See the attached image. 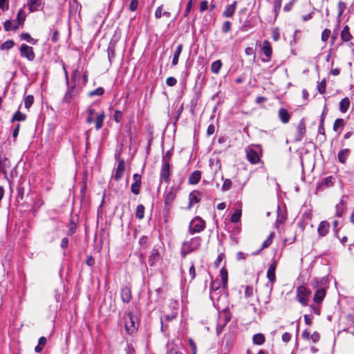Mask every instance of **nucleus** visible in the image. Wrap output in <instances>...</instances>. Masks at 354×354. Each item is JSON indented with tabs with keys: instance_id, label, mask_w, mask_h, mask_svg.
<instances>
[{
	"instance_id": "nucleus-1",
	"label": "nucleus",
	"mask_w": 354,
	"mask_h": 354,
	"mask_svg": "<svg viewBox=\"0 0 354 354\" xmlns=\"http://www.w3.org/2000/svg\"><path fill=\"white\" fill-rule=\"evenodd\" d=\"M201 243V238L196 236L189 241H185L182 243L180 254L185 258L189 253L198 250Z\"/></svg>"
},
{
	"instance_id": "nucleus-2",
	"label": "nucleus",
	"mask_w": 354,
	"mask_h": 354,
	"mask_svg": "<svg viewBox=\"0 0 354 354\" xmlns=\"http://www.w3.org/2000/svg\"><path fill=\"white\" fill-rule=\"evenodd\" d=\"M124 326L128 333H133L138 327V319L131 313H127L124 316Z\"/></svg>"
},
{
	"instance_id": "nucleus-3",
	"label": "nucleus",
	"mask_w": 354,
	"mask_h": 354,
	"mask_svg": "<svg viewBox=\"0 0 354 354\" xmlns=\"http://www.w3.org/2000/svg\"><path fill=\"white\" fill-rule=\"evenodd\" d=\"M205 222L200 217L192 219L189 225V232L191 234L199 233L204 230Z\"/></svg>"
},
{
	"instance_id": "nucleus-4",
	"label": "nucleus",
	"mask_w": 354,
	"mask_h": 354,
	"mask_svg": "<svg viewBox=\"0 0 354 354\" xmlns=\"http://www.w3.org/2000/svg\"><path fill=\"white\" fill-rule=\"evenodd\" d=\"M20 54L21 57H26L29 61H33L35 57V53L31 46L23 44L20 48Z\"/></svg>"
},
{
	"instance_id": "nucleus-5",
	"label": "nucleus",
	"mask_w": 354,
	"mask_h": 354,
	"mask_svg": "<svg viewBox=\"0 0 354 354\" xmlns=\"http://www.w3.org/2000/svg\"><path fill=\"white\" fill-rule=\"evenodd\" d=\"M313 283V287L317 288L313 299L317 303H321L326 296L325 288L318 287V282L317 279H314Z\"/></svg>"
},
{
	"instance_id": "nucleus-6",
	"label": "nucleus",
	"mask_w": 354,
	"mask_h": 354,
	"mask_svg": "<svg viewBox=\"0 0 354 354\" xmlns=\"http://www.w3.org/2000/svg\"><path fill=\"white\" fill-rule=\"evenodd\" d=\"M309 292L304 286H300L297 289L298 301L304 306L307 305L308 301Z\"/></svg>"
},
{
	"instance_id": "nucleus-7",
	"label": "nucleus",
	"mask_w": 354,
	"mask_h": 354,
	"mask_svg": "<svg viewBox=\"0 0 354 354\" xmlns=\"http://www.w3.org/2000/svg\"><path fill=\"white\" fill-rule=\"evenodd\" d=\"M170 176V164L167 159L162 160V165L160 171V178L167 182Z\"/></svg>"
},
{
	"instance_id": "nucleus-8",
	"label": "nucleus",
	"mask_w": 354,
	"mask_h": 354,
	"mask_svg": "<svg viewBox=\"0 0 354 354\" xmlns=\"http://www.w3.org/2000/svg\"><path fill=\"white\" fill-rule=\"evenodd\" d=\"M247 158L252 164H257L260 160V156L257 149L249 148L246 150Z\"/></svg>"
},
{
	"instance_id": "nucleus-9",
	"label": "nucleus",
	"mask_w": 354,
	"mask_h": 354,
	"mask_svg": "<svg viewBox=\"0 0 354 354\" xmlns=\"http://www.w3.org/2000/svg\"><path fill=\"white\" fill-rule=\"evenodd\" d=\"M177 189L171 187L165 191L164 198L166 205H170L174 201L176 196Z\"/></svg>"
},
{
	"instance_id": "nucleus-10",
	"label": "nucleus",
	"mask_w": 354,
	"mask_h": 354,
	"mask_svg": "<svg viewBox=\"0 0 354 354\" xmlns=\"http://www.w3.org/2000/svg\"><path fill=\"white\" fill-rule=\"evenodd\" d=\"M134 183L131 186V191L133 194L138 195L140 193L141 187V176L138 174L133 175Z\"/></svg>"
},
{
	"instance_id": "nucleus-11",
	"label": "nucleus",
	"mask_w": 354,
	"mask_h": 354,
	"mask_svg": "<svg viewBox=\"0 0 354 354\" xmlns=\"http://www.w3.org/2000/svg\"><path fill=\"white\" fill-rule=\"evenodd\" d=\"M125 170V163L123 160L119 161L116 169L115 171V174L113 175V178L115 180H118L122 178L124 174Z\"/></svg>"
},
{
	"instance_id": "nucleus-12",
	"label": "nucleus",
	"mask_w": 354,
	"mask_h": 354,
	"mask_svg": "<svg viewBox=\"0 0 354 354\" xmlns=\"http://www.w3.org/2000/svg\"><path fill=\"white\" fill-rule=\"evenodd\" d=\"M276 268H277V261H274L272 263H271L270 264L268 271H267V277L272 283H273L276 280V277H275Z\"/></svg>"
},
{
	"instance_id": "nucleus-13",
	"label": "nucleus",
	"mask_w": 354,
	"mask_h": 354,
	"mask_svg": "<svg viewBox=\"0 0 354 354\" xmlns=\"http://www.w3.org/2000/svg\"><path fill=\"white\" fill-rule=\"evenodd\" d=\"M329 228H330V224L328 221H322L319 226H318V228H317V232H318V234L319 236H325L328 231H329Z\"/></svg>"
},
{
	"instance_id": "nucleus-14",
	"label": "nucleus",
	"mask_w": 354,
	"mask_h": 354,
	"mask_svg": "<svg viewBox=\"0 0 354 354\" xmlns=\"http://www.w3.org/2000/svg\"><path fill=\"white\" fill-rule=\"evenodd\" d=\"M120 296L123 302L129 303L131 299L130 288L128 286L122 287L120 291Z\"/></svg>"
},
{
	"instance_id": "nucleus-15",
	"label": "nucleus",
	"mask_w": 354,
	"mask_h": 354,
	"mask_svg": "<svg viewBox=\"0 0 354 354\" xmlns=\"http://www.w3.org/2000/svg\"><path fill=\"white\" fill-rule=\"evenodd\" d=\"M297 133L296 136L295 140L297 141H300L302 140L303 137L306 133V127L305 123L303 120H300L297 127Z\"/></svg>"
},
{
	"instance_id": "nucleus-16",
	"label": "nucleus",
	"mask_w": 354,
	"mask_h": 354,
	"mask_svg": "<svg viewBox=\"0 0 354 354\" xmlns=\"http://www.w3.org/2000/svg\"><path fill=\"white\" fill-rule=\"evenodd\" d=\"M200 193L197 191H193L189 194V205L188 208L191 209V207L198 203L201 198H200Z\"/></svg>"
},
{
	"instance_id": "nucleus-17",
	"label": "nucleus",
	"mask_w": 354,
	"mask_h": 354,
	"mask_svg": "<svg viewBox=\"0 0 354 354\" xmlns=\"http://www.w3.org/2000/svg\"><path fill=\"white\" fill-rule=\"evenodd\" d=\"M261 50L263 54L267 57V61L270 60L272 53V50L271 45L268 40L263 41L261 46Z\"/></svg>"
},
{
	"instance_id": "nucleus-18",
	"label": "nucleus",
	"mask_w": 354,
	"mask_h": 354,
	"mask_svg": "<svg viewBox=\"0 0 354 354\" xmlns=\"http://www.w3.org/2000/svg\"><path fill=\"white\" fill-rule=\"evenodd\" d=\"M77 91L75 90V86H71L69 88L63 99V101L66 103H70L71 100L76 96Z\"/></svg>"
},
{
	"instance_id": "nucleus-19",
	"label": "nucleus",
	"mask_w": 354,
	"mask_h": 354,
	"mask_svg": "<svg viewBox=\"0 0 354 354\" xmlns=\"http://www.w3.org/2000/svg\"><path fill=\"white\" fill-rule=\"evenodd\" d=\"M236 8V1H234L232 4L228 5L225 8V9L223 13V15L225 17H232L233 16L234 13L235 12Z\"/></svg>"
},
{
	"instance_id": "nucleus-20",
	"label": "nucleus",
	"mask_w": 354,
	"mask_h": 354,
	"mask_svg": "<svg viewBox=\"0 0 354 354\" xmlns=\"http://www.w3.org/2000/svg\"><path fill=\"white\" fill-rule=\"evenodd\" d=\"M162 17H165L167 18H169L171 17V13L169 11H164V6L160 5L158 6L155 11V17L156 19H160Z\"/></svg>"
},
{
	"instance_id": "nucleus-21",
	"label": "nucleus",
	"mask_w": 354,
	"mask_h": 354,
	"mask_svg": "<svg viewBox=\"0 0 354 354\" xmlns=\"http://www.w3.org/2000/svg\"><path fill=\"white\" fill-rule=\"evenodd\" d=\"M104 118L105 115L104 114V112L97 113L95 116V118H94V122H95V129L97 130H99L102 127Z\"/></svg>"
},
{
	"instance_id": "nucleus-22",
	"label": "nucleus",
	"mask_w": 354,
	"mask_h": 354,
	"mask_svg": "<svg viewBox=\"0 0 354 354\" xmlns=\"http://www.w3.org/2000/svg\"><path fill=\"white\" fill-rule=\"evenodd\" d=\"M279 117L283 123L286 124L290 120V115L286 109H280L279 111Z\"/></svg>"
},
{
	"instance_id": "nucleus-23",
	"label": "nucleus",
	"mask_w": 354,
	"mask_h": 354,
	"mask_svg": "<svg viewBox=\"0 0 354 354\" xmlns=\"http://www.w3.org/2000/svg\"><path fill=\"white\" fill-rule=\"evenodd\" d=\"M42 0H28V6L30 12H35L39 10L41 5Z\"/></svg>"
},
{
	"instance_id": "nucleus-24",
	"label": "nucleus",
	"mask_w": 354,
	"mask_h": 354,
	"mask_svg": "<svg viewBox=\"0 0 354 354\" xmlns=\"http://www.w3.org/2000/svg\"><path fill=\"white\" fill-rule=\"evenodd\" d=\"M182 50H183V45L181 44H178V46L176 47L174 54V57H173V59H172V66H174L178 64L179 57L182 53Z\"/></svg>"
},
{
	"instance_id": "nucleus-25",
	"label": "nucleus",
	"mask_w": 354,
	"mask_h": 354,
	"mask_svg": "<svg viewBox=\"0 0 354 354\" xmlns=\"http://www.w3.org/2000/svg\"><path fill=\"white\" fill-rule=\"evenodd\" d=\"M349 106L350 100L348 97H345L339 102V111L344 113L348 110Z\"/></svg>"
},
{
	"instance_id": "nucleus-26",
	"label": "nucleus",
	"mask_w": 354,
	"mask_h": 354,
	"mask_svg": "<svg viewBox=\"0 0 354 354\" xmlns=\"http://www.w3.org/2000/svg\"><path fill=\"white\" fill-rule=\"evenodd\" d=\"M201 178V173L199 171H194L189 178V182L192 185L197 184Z\"/></svg>"
},
{
	"instance_id": "nucleus-27",
	"label": "nucleus",
	"mask_w": 354,
	"mask_h": 354,
	"mask_svg": "<svg viewBox=\"0 0 354 354\" xmlns=\"http://www.w3.org/2000/svg\"><path fill=\"white\" fill-rule=\"evenodd\" d=\"M19 27V26L17 24L16 21L7 20L4 22V28L6 31L15 30L18 29Z\"/></svg>"
},
{
	"instance_id": "nucleus-28",
	"label": "nucleus",
	"mask_w": 354,
	"mask_h": 354,
	"mask_svg": "<svg viewBox=\"0 0 354 354\" xmlns=\"http://www.w3.org/2000/svg\"><path fill=\"white\" fill-rule=\"evenodd\" d=\"M265 336L262 333H257L253 335L252 342L256 345H262L265 342Z\"/></svg>"
},
{
	"instance_id": "nucleus-29",
	"label": "nucleus",
	"mask_w": 354,
	"mask_h": 354,
	"mask_svg": "<svg viewBox=\"0 0 354 354\" xmlns=\"http://www.w3.org/2000/svg\"><path fill=\"white\" fill-rule=\"evenodd\" d=\"M350 154V150L348 149H344L339 151L338 153V160L342 163H345L348 156Z\"/></svg>"
},
{
	"instance_id": "nucleus-30",
	"label": "nucleus",
	"mask_w": 354,
	"mask_h": 354,
	"mask_svg": "<svg viewBox=\"0 0 354 354\" xmlns=\"http://www.w3.org/2000/svg\"><path fill=\"white\" fill-rule=\"evenodd\" d=\"M352 38V35L349 32V28L348 26L344 27L341 32V39L343 41H348Z\"/></svg>"
},
{
	"instance_id": "nucleus-31",
	"label": "nucleus",
	"mask_w": 354,
	"mask_h": 354,
	"mask_svg": "<svg viewBox=\"0 0 354 354\" xmlns=\"http://www.w3.org/2000/svg\"><path fill=\"white\" fill-rule=\"evenodd\" d=\"M346 209V205L342 199L340 202L336 205V216L342 217Z\"/></svg>"
},
{
	"instance_id": "nucleus-32",
	"label": "nucleus",
	"mask_w": 354,
	"mask_h": 354,
	"mask_svg": "<svg viewBox=\"0 0 354 354\" xmlns=\"http://www.w3.org/2000/svg\"><path fill=\"white\" fill-rule=\"evenodd\" d=\"M160 259L159 254L156 250H153L149 257V263L151 266H153L156 261H158Z\"/></svg>"
},
{
	"instance_id": "nucleus-33",
	"label": "nucleus",
	"mask_w": 354,
	"mask_h": 354,
	"mask_svg": "<svg viewBox=\"0 0 354 354\" xmlns=\"http://www.w3.org/2000/svg\"><path fill=\"white\" fill-rule=\"evenodd\" d=\"M222 66V62L221 60L214 61L211 65V71L212 73L217 74L218 73Z\"/></svg>"
},
{
	"instance_id": "nucleus-34",
	"label": "nucleus",
	"mask_w": 354,
	"mask_h": 354,
	"mask_svg": "<svg viewBox=\"0 0 354 354\" xmlns=\"http://www.w3.org/2000/svg\"><path fill=\"white\" fill-rule=\"evenodd\" d=\"M46 338L44 337H41L39 339V341H38V344L37 346L35 347V351L36 353H39L42 351L44 346L46 345Z\"/></svg>"
},
{
	"instance_id": "nucleus-35",
	"label": "nucleus",
	"mask_w": 354,
	"mask_h": 354,
	"mask_svg": "<svg viewBox=\"0 0 354 354\" xmlns=\"http://www.w3.org/2000/svg\"><path fill=\"white\" fill-rule=\"evenodd\" d=\"M86 112L88 113V117L86 118V122L88 124H91V123H93L94 122V115H95V110L91 106H89L87 109Z\"/></svg>"
},
{
	"instance_id": "nucleus-36",
	"label": "nucleus",
	"mask_w": 354,
	"mask_h": 354,
	"mask_svg": "<svg viewBox=\"0 0 354 354\" xmlns=\"http://www.w3.org/2000/svg\"><path fill=\"white\" fill-rule=\"evenodd\" d=\"M26 19V14L24 11L21 9L17 13V23L19 26H21L24 24Z\"/></svg>"
},
{
	"instance_id": "nucleus-37",
	"label": "nucleus",
	"mask_w": 354,
	"mask_h": 354,
	"mask_svg": "<svg viewBox=\"0 0 354 354\" xmlns=\"http://www.w3.org/2000/svg\"><path fill=\"white\" fill-rule=\"evenodd\" d=\"M145 216V207L142 205H139L137 206L136 211V216L138 219H142Z\"/></svg>"
},
{
	"instance_id": "nucleus-38",
	"label": "nucleus",
	"mask_w": 354,
	"mask_h": 354,
	"mask_svg": "<svg viewBox=\"0 0 354 354\" xmlns=\"http://www.w3.org/2000/svg\"><path fill=\"white\" fill-rule=\"evenodd\" d=\"M344 126V120L342 118H338L335 120L333 124V129L335 131H337L339 129L342 130Z\"/></svg>"
},
{
	"instance_id": "nucleus-39",
	"label": "nucleus",
	"mask_w": 354,
	"mask_h": 354,
	"mask_svg": "<svg viewBox=\"0 0 354 354\" xmlns=\"http://www.w3.org/2000/svg\"><path fill=\"white\" fill-rule=\"evenodd\" d=\"M241 216V209H236L232 215L230 221L232 223H237Z\"/></svg>"
},
{
	"instance_id": "nucleus-40",
	"label": "nucleus",
	"mask_w": 354,
	"mask_h": 354,
	"mask_svg": "<svg viewBox=\"0 0 354 354\" xmlns=\"http://www.w3.org/2000/svg\"><path fill=\"white\" fill-rule=\"evenodd\" d=\"M20 37L21 39L26 40V41H28L32 44H35V43L37 41L35 39L32 38L31 36L27 32L21 33L20 35Z\"/></svg>"
},
{
	"instance_id": "nucleus-41",
	"label": "nucleus",
	"mask_w": 354,
	"mask_h": 354,
	"mask_svg": "<svg viewBox=\"0 0 354 354\" xmlns=\"http://www.w3.org/2000/svg\"><path fill=\"white\" fill-rule=\"evenodd\" d=\"M34 97L32 95H29L25 97L24 104L26 109H29L33 104Z\"/></svg>"
},
{
	"instance_id": "nucleus-42",
	"label": "nucleus",
	"mask_w": 354,
	"mask_h": 354,
	"mask_svg": "<svg viewBox=\"0 0 354 354\" xmlns=\"http://www.w3.org/2000/svg\"><path fill=\"white\" fill-rule=\"evenodd\" d=\"M26 118V115L20 111H17L13 116L12 121H24Z\"/></svg>"
},
{
	"instance_id": "nucleus-43",
	"label": "nucleus",
	"mask_w": 354,
	"mask_h": 354,
	"mask_svg": "<svg viewBox=\"0 0 354 354\" xmlns=\"http://www.w3.org/2000/svg\"><path fill=\"white\" fill-rule=\"evenodd\" d=\"M273 236H274V232H272L270 234V236L267 238V239L263 243L261 249L266 248L271 245V243L272 242Z\"/></svg>"
},
{
	"instance_id": "nucleus-44",
	"label": "nucleus",
	"mask_w": 354,
	"mask_h": 354,
	"mask_svg": "<svg viewBox=\"0 0 354 354\" xmlns=\"http://www.w3.org/2000/svg\"><path fill=\"white\" fill-rule=\"evenodd\" d=\"M15 43L12 40H8L1 44V48L2 50H9L12 48Z\"/></svg>"
},
{
	"instance_id": "nucleus-45",
	"label": "nucleus",
	"mask_w": 354,
	"mask_h": 354,
	"mask_svg": "<svg viewBox=\"0 0 354 354\" xmlns=\"http://www.w3.org/2000/svg\"><path fill=\"white\" fill-rule=\"evenodd\" d=\"M232 181L230 179H225L221 188L222 191L226 192L229 190L232 187Z\"/></svg>"
},
{
	"instance_id": "nucleus-46",
	"label": "nucleus",
	"mask_w": 354,
	"mask_h": 354,
	"mask_svg": "<svg viewBox=\"0 0 354 354\" xmlns=\"http://www.w3.org/2000/svg\"><path fill=\"white\" fill-rule=\"evenodd\" d=\"M104 93V89L102 87H98L94 91H92L89 93L90 96L94 95H102Z\"/></svg>"
},
{
	"instance_id": "nucleus-47",
	"label": "nucleus",
	"mask_w": 354,
	"mask_h": 354,
	"mask_svg": "<svg viewBox=\"0 0 354 354\" xmlns=\"http://www.w3.org/2000/svg\"><path fill=\"white\" fill-rule=\"evenodd\" d=\"M113 118L116 122H120L122 118V113L120 111H115L113 114Z\"/></svg>"
},
{
	"instance_id": "nucleus-48",
	"label": "nucleus",
	"mask_w": 354,
	"mask_h": 354,
	"mask_svg": "<svg viewBox=\"0 0 354 354\" xmlns=\"http://www.w3.org/2000/svg\"><path fill=\"white\" fill-rule=\"evenodd\" d=\"M317 88L320 93H324L326 91V81L322 80L320 83H319L317 85Z\"/></svg>"
},
{
	"instance_id": "nucleus-49",
	"label": "nucleus",
	"mask_w": 354,
	"mask_h": 354,
	"mask_svg": "<svg viewBox=\"0 0 354 354\" xmlns=\"http://www.w3.org/2000/svg\"><path fill=\"white\" fill-rule=\"evenodd\" d=\"M324 117L323 115L321 116L320 124L318 128V133L324 135L325 131L324 127Z\"/></svg>"
},
{
	"instance_id": "nucleus-50",
	"label": "nucleus",
	"mask_w": 354,
	"mask_h": 354,
	"mask_svg": "<svg viewBox=\"0 0 354 354\" xmlns=\"http://www.w3.org/2000/svg\"><path fill=\"white\" fill-rule=\"evenodd\" d=\"M177 80L173 77H167L166 80V84L169 86H174L176 84Z\"/></svg>"
},
{
	"instance_id": "nucleus-51",
	"label": "nucleus",
	"mask_w": 354,
	"mask_h": 354,
	"mask_svg": "<svg viewBox=\"0 0 354 354\" xmlns=\"http://www.w3.org/2000/svg\"><path fill=\"white\" fill-rule=\"evenodd\" d=\"M231 29V23L229 21H225L222 26V31L223 32H227Z\"/></svg>"
},
{
	"instance_id": "nucleus-52",
	"label": "nucleus",
	"mask_w": 354,
	"mask_h": 354,
	"mask_svg": "<svg viewBox=\"0 0 354 354\" xmlns=\"http://www.w3.org/2000/svg\"><path fill=\"white\" fill-rule=\"evenodd\" d=\"M330 35V30L325 29L322 33V39L323 41H326L328 39Z\"/></svg>"
},
{
	"instance_id": "nucleus-53",
	"label": "nucleus",
	"mask_w": 354,
	"mask_h": 354,
	"mask_svg": "<svg viewBox=\"0 0 354 354\" xmlns=\"http://www.w3.org/2000/svg\"><path fill=\"white\" fill-rule=\"evenodd\" d=\"M221 277L224 285H226L227 281V272L225 269L223 268L221 270Z\"/></svg>"
},
{
	"instance_id": "nucleus-54",
	"label": "nucleus",
	"mask_w": 354,
	"mask_h": 354,
	"mask_svg": "<svg viewBox=\"0 0 354 354\" xmlns=\"http://www.w3.org/2000/svg\"><path fill=\"white\" fill-rule=\"evenodd\" d=\"M207 8H208L207 1H206V0L202 1L200 3V6H199L200 12H204L205 10H206L207 9Z\"/></svg>"
},
{
	"instance_id": "nucleus-55",
	"label": "nucleus",
	"mask_w": 354,
	"mask_h": 354,
	"mask_svg": "<svg viewBox=\"0 0 354 354\" xmlns=\"http://www.w3.org/2000/svg\"><path fill=\"white\" fill-rule=\"evenodd\" d=\"M8 0H0V8L5 11L8 9Z\"/></svg>"
},
{
	"instance_id": "nucleus-56",
	"label": "nucleus",
	"mask_w": 354,
	"mask_h": 354,
	"mask_svg": "<svg viewBox=\"0 0 354 354\" xmlns=\"http://www.w3.org/2000/svg\"><path fill=\"white\" fill-rule=\"evenodd\" d=\"M296 1L297 0H291L289 3H286L283 8L284 11H290Z\"/></svg>"
},
{
	"instance_id": "nucleus-57",
	"label": "nucleus",
	"mask_w": 354,
	"mask_h": 354,
	"mask_svg": "<svg viewBox=\"0 0 354 354\" xmlns=\"http://www.w3.org/2000/svg\"><path fill=\"white\" fill-rule=\"evenodd\" d=\"M253 295V288L251 286H246L245 288V295L247 297H250Z\"/></svg>"
},
{
	"instance_id": "nucleus-58",
	"label": "nucleus",
	"mask_w": 354,
	"mask_h": 354,
	"mask_svg": "<svg viewBox=\"0 0 354 354\" xmlns=\"http://www.w3.org/2000/svg\"><path fill=\"white\" fill-rule=\"evenodd\" d=\"M138 0H131V3H130V5H129L130 10L135 11L137 9V8H138Z\"/></svg>"
},
{
	"instance_id": "nucleus-59",
	"label": "nucleus",
	"mask_w": 354,
	"mask_h": 354,
	"mask_svg": "<svg viewBox=\"0 0 354 354\" xmlns=\"http://www.w3.org/2000/svg\"><path fill=\"white\" fill-rule=\"evenodd\" d=\"M310 339H311V340L314 343H316V342H317L319 340L320 335H319V333L314 332L313 334L310 335Z\"/></svg>"
},
{
	"instance_id": "nucleus-60",
	"label": "nucleus",
	"mask_w": 354,
	"mask_h": 354,
	"mask_svg": "<svg viewBox=\"0 0 354 354\" xmlns=\"http://www.w3.org/2000/svg\"><path fill=\"white\" fill-rule=\"evenodd\" d=\"M189 274L191 277V280H193L196 277V270L194 265H192L189 270Z\"/></svg>"
},
{
	"instance_id": "nucleus-61",
	"label": "nucleus",
	"mask_w": 354,
	"mask_h": 354,
	"mask_svg": "<svg viewBox=\"0 0 354 354\" xmlns=\"http://www.w3.org/2000/svg\"><path fill=\"white\" fill-rule=\"evenodd\" d=\"M286 220V217L283 214H280L279 212H278V216H277V221H276V223L277 224H281L283 223Z\"/></svg>"
},
{
	"instance_id": "nucleus-62",
	"label": "nucleus",
	"mask_w": 354,
	"mask_h": 354,
	"mask_svg": "<svg viewBox=\"0 0 354 354\" xmlns=\"http://www.w3.org/2000/svg\"><path fill=\"white\" fill-rule=\"evenodd\" d=\"M281 338L284 342H288L291 339V335L289 333H284Z\"/></svg>"
},
{
	"instance_id": "nucleus-63",
	"label": "nucleus",
	"mask_w": 354,
	"mask_h": 354,
	"mask_svg": "<svg viewBox=\"0 0 354 354\" xmlns=\"http://www.w3.org/2000/svg\"><path fill=\"white\" fill-rule=\"evenodd\" d=\"M338 7H339V15H341L343 13L344 10L346 8V5L345 3L339 1L338 3Z\"/></svg>"
},
{
	"instance_id": "nucleus-64",
	"label": "nucleus",
	"mask_w": 354,
	"mask_h": 354,
	"mask_svg": "<svg viewBox=\"0 0 354 354\" xmlns=\"http://www.w3.org/2000/svg\"><path fill=\"white\" fill-rule=\"evenodd\" d=\"M68 244V238H66V237L63 238L62 241H61V245H60L61 248H63V249H65L66 248H67Z\"/></svg>"
}]
</instances>
